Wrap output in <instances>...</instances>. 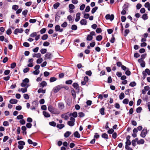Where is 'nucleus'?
I'll list each match as a JSON object with an SVG mask.
<instances>
[{
  "label": "nucleus",
  "instance_id": "nucleus-1",
  "mask_svg": "<svg viewBox=\"0 0 150 150\" xmlns=\"http://www.w3.org/2000/svg\"><path fill=\"white\" fill-rule=\"evenodd\" d=\"M29 81L28 79H25L23 80V82L21 84V86L22 87H25L26 88H28V83L29 82Z\"/></svg>",
  "mask_w": 150,
  "mask_h": 150
},
{
  "label": "nucleus",
  "instance_id": "nucleus-2",
  "mask_svg": "<svg viewBox=\"0 0 150 150\" xmlns=\"http://www.w3.org/2000/svg\"><path fill=\"white\" fill-rule=\"evenodd\" d=\"M70 121L67 122L68 125L71 127L73 126L74 125L75 118L73 117H71L70 118Z\"/></svg>",
  "mask_w": 150,
  "mask_h": 150
},
{
  "label": "nucleus",
  "instance_id": "nucleus-3",
  "mask_svg": "<svg viewBox=\"0 0 150 150\" xmlns=\"http://www.w3.org/2000/svg\"><path fill=\"white\" fill-rule=\"evenodd\" d=\"M63 88L62 86L59 85L54 87L53 89V91L54 93H56L60 89Z\"/></svg>",
  "mask_w": 150,
  "mask_h": 150
},
{
  "label": "nucleus",
  "instance_id": "nucleus-4",
  "mask_svg": "<svg viewBox=\"0 0 150 150\" xmlns=\"http://www.w3.org/2000/svg\"><path fill=\"white\" fill-rule=\"evenodd\" d=\"M18 148L21 149L23 148V145H25V143L23 141H20L18 142Z\"/></svg>",
  "mask_w": 150,
  "mask_h": 150
},
{
  "label": "nucleus",
  "instance_id": "nucleus-5",
  "mask_svg": "<svg viewBox=\"0 0 150 150\" xmlns=\"http://www.w3.org/2000/svg\"><path fill=\"white\" fill-rule=\"evenodd\" d=\"M105 18L107 20H110L111 21L113 20L114 18V16L113 14L110 15V14H107L105 16Z\"/></svg>",
  "mask_w": 150,
  "mask_h": 150
},
{
  "label": "nucleus",
  "instance_id": "nucleus-6",
  "mask_svg": "<svg viewBox=\"0 0 150 150\" xmlns=\"http://www.w3.org/2000/svg\"><path fill=\"white\" fill-rule=\"evenodd\" d=\"M23 31V30L22 28H17L16 29L14 32V33L15 35H17L18 33H22Z\"/></svg>",
  "mask_w": 150,
  "mask_h": 150
},
{
  "label": "nucleus",
  "instance_id": "nucleus-7",
  "mask_svg": "<svg viewBox=\"0 0 150 150\" xmlns=\"http://www.w3.org/2000/svg\"><path fill=\"white\" fill-rule=\"evenodd\" d=\"M147 133V130L146 129H144L142 132L141 136L144 138L145 137Z\"/></svg>",
  "mask_w": 150,
  "mask_h": 150
},
{
  "label": "nucleus",
  "instance_id": "nucleus-8",
  "mask_svg": "<svg viewBox=\"0 0 150 150\" xmlns=\"http://www.w3.org/2000/svg\"><path fill=\"white\" fill-rule=\"evenodd\" d=\"M55 30L56 31H59L62 32L63 31V29H61L60 26L59 25H56L55 27Z\"/></svg>",
  "mask_w": 150,
  "mask_h": 150
},
{
  "label": "nucleus",
  "instance_id": "nucleus-9",
  "mask_svg": "<svg viewBox=\"0 0 150 150\" xmlns=\"http://www.w3.org/2000/svg\"><path fill=\"white\" fill-rule=\"evenodd\" d=\"M127 6L126 5V4H125L124 5V6L123 7V10L121 12V13L122 15H125L126 13V11L125 10L126 8H127Z\"/></svg>",
  "mask_w": 150,
  "mask_h": 150
},
{
  "label": "nucleus",
  "instance_id": "nucleus-10",
  "mask_svg": "<svg viewBox=\"0 0 150 150\" xmlns=\"http://www.w3.org/2000/svg\"><path fill=\"white\" fill-rule=\"evenodd\" d=\"M88 78L87 76H85L84 78V81L81 82L82 85H85L86 83L88 81Z\"/></svg>",
  "mask_w": 150,
  "mask_h": 150
},
{
  "label": "nucleus",
  "instance_id": "nucleus-11",
  "mask_svg": "<svg viewBox=\"0 0 150 150\" xmlns=\"http://www.w3.org/2000/svg\"><path fill=\"white\" fill-rule=\"evenodd\" d=\"M87 23V21L84 19H81L80 21V24L82 25H86Z\"/></svg>",
  "mask_w": 150,
  "mask_h": 150
},
{
  "label": "nucleus",
  "instance_id": "nucleus-12",
  "mask_svg": "<svg viewBox=\"0 0 150 150\" xmlns=\"http://www.w3.org/2000/svg\"><path fill=\"white\" fill-rule=\"evenodd\" d=\"M81 13H78L76 15V18H75V21L78 22L79 21L80 18Z\"/></svg>",
  "mask_w": 150,
  "mask_h": 150
},
{
  "label": "nucleus",
  "instance_id": "nucleus-13",
  "mask_svg": "<svg viewBox=\"0 0 150 150\" xmlns=\"http://www.w3.org/2000/svg\"><path fill=\"white\" fill-rule=\"evenodd\" d=\"M74 136L76 138H79L80 137V135L78 131H76L74 133Z\"/></svg>",
  "mask_w": 150,
  "mask_h": 150
},
{
  "label": "nucleus",
  "instance_id": "nucleus-14",
  "mask_svg": "<svg viewBox=\"0 0 150 150\" xmlns=\"http://www.w3.org/2000/svg\"><path fill=\"white\" fill-rule=\"evenodd\" d=\"M146 73H147L148 75H150V71L149 69H146L145 70V71H143L142 72V74L144 75L145 74V75H146Z\"/></svg>",
  "mask_w": 150,
  "mask_h": 150
},
{
  "label": "nucleus",
  "instance_id": "nucleus-15",
  "mask_svg": "<svg viewBox=\"0 0 150 150\" xmlns=\"http://www.w3.org/2000/svg\"><path fill=\"white\" fill-rule=\"evenodd\" d=\"M41 56V55L40 53L33 54V57H36L37 58H39Z\"/></svg>",
  "mask_w": 150,
  "mask_h": 150
},
{
  "label": "nucleus",
  "instance_id": "nucleus-16",
  "mask_svg": "<svg viewBox=\"0 0 150 150\" xmlns=\"http://www.w3.org/2000/svg\"><path fill=\"white\" fill-rule=\"evenodd\" d=\"M44 116L46 117H50V115L46 111H44L42 112Z\"/></svg>",
  "mask_w": 150,
  "mask_h": 150
},
{
  "label": "nucleus",
  "instance_id": "nucleus-17",
  "mask_svg": "<svg viewBox=\"0 0 150 150\" xmlns=\"http://www.w3.org/2000/svg\"><path fill=\"white\" fill-rule=\"evenodd\" d=\"M45 57L46 59H50L52 57V54L50 53H47L45 55Z\"/></svg>",
  "mask_w": 150,
  "mask_h": 150
},
{
  "label": "nucleus",
  "instance_id": "nucleus-18",
  "mask_svg": "<svg viewBox=\"0 0 150 150\" xmlns=\"http://www.w3.org/2000/svg\"><path fill=\"white\" fill-rule=\"evenodd\" d=\"M18 102L17 100L12 99L10 100V103L12 104H16Z\"/></svg>",
  "mask_w": 150,
  "mask_h": 150
},
{
  "label": "nucleus",
  "instance_id": "nucleus-19",
  "mask_svg": "<svg viewBox=\"0 0 150 150\" xmlns=\"http://www.w3.org/2000/svg\"><path fill=\"white\" fill-rule=\"evenodd\" d=\"M71 134V132L67 131L65 133L64 135V137L66 138H67Z\"/></svg>",
  "mask_w": 150,
  "mask_h": 150
},
{
  "label": "nucleus",
  "instance_id": "nucleus-20",
  "mask_svg": "<svg viewBox=\"0 0 150 150\" xmlns=\"http://www.w3.org/2000/svg\"><path fill=\"white\" fill-rule=\"evenodd\" d=\"M70 116H72L74 117H76L77 116V113L76 112H74L72 113H70L69 114Z\"/></svg>",
  "mask_w": 150,
  "mask_h": 150
},
{
  "label": "nucleus",
  "instance_id": "nucleus-21",
  "mask_svg": "<svg viewBox=\"0 0 150 150\" xmlns=\"http://www.w3.org/2000/svg\"><path fill=\"white\" fill-rule=\"evenodd\" d=\"M61 117L65 120H67L69 118V117L66 114H63L61 115Z\"/></svg>",
  "mask_w": 150,
  "mask_h": 150
},
{
  "label": "nucleus",
  "instance_id": "nucleus-22",
  "mask_svg": "<svg viewBox=\"0 0 150 150\" xmlns=\"http://www.w3.org/2000/svg\"><path fill=\"white\" fill-rule=\"evenodd\" d=\"M40 86L42 87H43L45 86H46L47 84V83L45 81H42V82L40 84Z\"/></svg>",
  "mask_w": 150,
  "mask_h": 150
},
{
  "label": "nucleus",
  "instance_id": "nucleus-23",
  "mask_svg": "<svg viewBox=\"0 0 150 150\" xmlns=\"http://www.w3.org/2000/svg\"><path fill=\"white\" fill-rule=\"evenodd\" d=\"M102 138L106 139H108V134L105 133H103L102 135Z\"/></svg>",
  "mask_w": 150,
  "mask_h": 150
},
{
  "label": "nucleus",
  "instance_id": "nucleus-24",
  "mask_svg": "<svg viewBox=\"0 0 150 150\" xmlns=\"http://www.w3.org/2000/svg\"><path fill=\"white\" fill-rule=\"evenodd\" d=\"M144 141L143 139H140L137 141V143L139 144H143L144 143Z\"/></svg>",
  "mask_w": 150,
  "mask_h": 150
},
{
  "label": "nucleus",
  "instance_id": "nucleus-25",
  "mask_svg": "<svg viewBox=\"0 0 150 150\" xmlns=\"http://www.w3.org/2000/svg\"><path fill=\"white\" fill-rule=\"evenodd\" d=\"M142 18L144 20H146L148 19V17L147 14L146 13H144L142 15Z\"/></svg>",
  "mask_w": 150,
  "mask_h": 150
},
{
  "label": "nucleus",
  "instance_id": "nucleus-26",
  "mask_svg": "<svg viewBox=\"0 0 150 150\" xmlns=\"http://www.w3.org/2000/svg\"><path fill=\"white\" fill-rule=\"evenodd\" d=\"M48 110L51 112H54V109L51 105H49L48 106Z\"/></svg>",
  "mask_w": 150,
  "mask_h": 150
},
{
  "label": "nucleus",
  "instance_id": "nucleus-27",
  "mask_svg": "<svg viewBox=\"0 0 150 150\" xmlns=\"http://www.w3.org/2000/svg\"><path fill=\"white\" fill-rule=\"evenodd\" d=\"M93 37L91 35H88L86 38V40L88 41H91L93 39Z\"/></svg>",
  "mask_w": 150,
  "mask_h": 150
},
{
  "label": "nucleus",
  "instance_id": "nucleus-28",
  "mask_svg": "<svg viewBox=\"0 0 150 150\" xmlns=\"http://www.w3.org/2000/svg\"><path fill=\"white\" fill-rule=\"evenodd\" d=\"M59 6V3L58 2H57L54 4L53 7L54 9H56Z\"/></svg>",
  "mask_w": 150,
  "mask_h": 150
},
{
  "label": "nucleus",
  "instance_id": "nucleus-29",
  "mask_svg": "<svg viewBox=\"0 0 150 150\" xmlns=\"http://www.w3.org/2000/svg\"><path fill=\"white\" fill-rule=\"evenodd\" d=\"M72 86L76 89H77L79 88V85L77 83H74L73 84Z\"/></svg>",
  "mask_w": 150,
  "mask_h": 150
},
{
  "label": "nucleus",
  "instance_id": "nucleus-30",
  "mask_svg": "<svg viewBox=\"0 0 150 150\" xmlns=\"http://www.w3.org/2000/svg\"><path fill=\"white\" fill-rule=\"evenodd\" d=\"M125 97V95L123 93H121L119 95V98L120 100L122 99Z\"/></svg>",
  "mask_w": 150,
  "mask_h": 150
},
{
  "label": "nucleus",
  "instance_id": "nucleus-31",
  "mask_svg": "<svg viewBox=\"0 0 150 150\" xmlns=\"http://www.w3.org/2000/svg\"><path fill=\"white\" fill-rule=\"evenodd\" d=\"M48 37V36L47 35L45 34L42 37L41 39L43 40H45L47 39Z\"/></svg>",
  "mask_w": 150,
  "mask_h": 150
},
{
  "label": "nucleus",
  "instance_id": "nucleus-32",
  "mask_svg": "<svg viewBox=\"0 0 150 150\" xmlns=\"http://www.w3.org/2000/svg\"><path fill=\"white\" fill-rule=\"evenodd\" d=\"M38 92L39 93H45V90H43L42 88H40L38 90Z\"/></svg>",
  "mask_w": 150,
  "mask_h": 150
},
{
  "label": "nucleus",
  "instance_id": "nucleus-33",
  "mask_svg": "<svg viewBox=\"0 0 150 150\" xmlns=\"http://www.w3.org/2000/svg\"><path fill=\"white\" fill-rule=\"evenodd\" d=\"M64 127V125L63 124H59L57 125V127L60 129H62Z\"/></svg>",
  "mask_w": 150,
  "mask_h": 150
},
{
  "label": "nucleus",
  "instance_id": "nucleus-34",
  "mask_svg": "<svg viewBox=\"0 0 150 150\" xmlns=\"http://www.w3.org/2000/svg\"><path fill=\"white\" fill-rule=\"evenodd\" d=\"M102 39V37L101 35H99L97 36L96 39L98 41H100Z\"/></svg>",
  "mask_w": 150,
  "mask_h": 150
},
{
  "label": "nucleus",
  "instance_id": "nucleus-35",
  "mask_svg": "<svg viewBox=\"0 0 150 150\" xmlns=\"http://www.w3.org/2000/svg\"><path fill=\"white\" fill-rule=\"evenodd\" d=\"M98 9V7L97 6H96L94 8H93L91 11L92 13L93 14Z\"/></svg>",
  "mask_w": 150,
  "mask_h": 150
},
{
  "label": "nucleus",
  "instance_id": "nucleus-36",
  "mask_svg": "<svg viewBox=\"0 0 150 150\" xmlns=\"http://www.w3.org/2000/svg\"><path fill=\"white\" fill-rule=\"evenodd\" d=\"M59 107L61 109H63L64 107V105L62 103H59Z\"/></svg>",
  "mask_w": 150,
  "mask_h": 150
},
{
  "label": "nucleus",
  "instance_id": "nucleus-37",
  "mask_svg": "<svg viewBox=\"0 0 150 150\" xmlns=\"http://www.w3.org/2000/svg\"><path fill=\"white\" fill-rule=\"evenodd\" d=\"M128 102L129 100L127 98H125L122 101L123 103L125 104H127L128 103Z\"/></svg>",
  "mask_w": 150,
  "mask_h": 150
},
{
  "label": "nucleus",
  "instance_id": "nucleus-38",
  "mask_svg": "<svg viewBox=\"0 0 150 150\" xmlns=\"http://www.w3.org/2000/svg\"><path fill=\"white\" fill-rule=\"evenodd\" d=\"M104 110L105 109L104 108H102L100 110V113L102 115H104L105 114Z\"/></svg>",
  "mask_w": 150,
  "mask_h": 150
},
{
  "label": "nucleus",
  "instance_id": "nucleus-39",
  "mask_svg": "<svg viewBox=\"0 0 150 150\" xmlns=\"http://www.w3.org/2000/svg\"><path fill=\"white\" fill-rule=\"evenodd\" d=\"M142 110L141 107H139L136 109V112L137 113H140L141 112Z\"/></svg>",
  "mask_w": 150,
  "mask_h": 150
},
{
  "label": "nucleus",
  "instance_id": "nucleus-40",
  "mask_svg": "<svg viewBox=\"0 0 150 150\" xmlns=\"http://www.w3.org/2000/svg\"><path fill=\"white\" fill-rule=\"evenodd\" d=\"M57 79L54 77L50 78V82H52L56 81Z\"/></svg>",
  "mask_w": 150,
  "mask_h": 150
},
{
  "label": "nucleus",
  "instance_id": "nucleus-41",
  "mask_svg": "<svg viewBox=\"0 0 150 150\" xmlns=\"http://www.w3.org/2000/svg\"><path fill=\"white\" fill-rule=\"evenodd\" d=\"M136 85V83L134 81L131 82L129 85V86L132 87H134Z\"/></svg>",
  "mask_w": 150,
  "mask_h": 150
},
{
  "label": "nucleus",
  "instance_id": "nucleus-42",
  "mask_svg": "<svg viewBox=\"0 0 150 150\" xmlns=\"http://www.w3.org/2000/svg\"><path fill=\"white\" fill-rule=\"evenodd\" d=\"M71 28L72 30H76L77 29V27L75 25H72Z\"/></svg>",
  "mask_w": 150,
  "mask_h": 150
},
{
  "label": "nucleus",
  "instance_id": "nucleus-43",
  "mask_svg": "<svg viewBox=\"0 0 150 150\" xmlns=\"http://www.w3.org/2000/svg\"><path fill=\"white\" fill-rule=\"evenodd\" d=\"M46 30V28H43L41 29L40 30V33L41 34L44 33H45Z\"/></svg>",
  "mask_w": 150,
  "mask_h": 150
},
{
  "label": "nucleus",
  "instance_id": "nucleus-44",
  "mask_svg": "<svg viewBox=\"0 0 150 150\" xmlns=\"http://www.w3.org/2000/svg\"><path fill=\"white\" fill-rule=\"evenodd\" d=\"M69 8L71 9H74L75 8L74 6L72 4H69Z\"/></svg>",
  "mask_w": 150,
  "mask_h": 150
},
{
  "label": "nucleus",
  "instance_id": "nucleus-45",
  "mask_svg": "<svg viewBox=\"0 0 150 150\" xmlns=\"http://www.w3.org/2000/svg\"><path fill=\"white\" fill-rule=\"evenodd\" d=\"M86 75L90 76L91 75L92 73L91 70H89L86 71Z\"/></svg>",
  "mask_w": 150,
  "mask_h": 150
},
{
  "label": "nucleus",
  "instance_id": "nucleus-46",
  "mask_svg": "<svg viewBox=\"0 0 150 150\" xmlns=\"http://www.w3.org/2000/svg\"><path fill=\"white\" fill-rule=\"evenodd\" d=\"M28 12V11L27 10H25L22 12V14L23 15H24L25 17V15H26L27 14Z\"/></svg>",
  "mask_w": 150,
  "mask_h": 150
},
{
  "label": "nucleus",
  "instance_id": "nucleus-47",
  "mask_svg": "<svg viewBox=\"0 0 150 150\" xmlns=\"http://www.w3.org/2000/svg\"><path fill=\"white\" fill-rule=\"evenodd\" d=\"M40 52L42 54H44L46 52L47 50L46 49H42L40 50Z\"/></svg>",
  "mask_w": 150,
  "mask_h": 150
},
{
  "label": "nucleus",
  "instance_id": "nucleus-48",
  "mask_svg": "<svg viewBox=\"0 0 150 150\" xmlns=\"http://www.w3.org/2000/svg\"><path fill=\"white\" fill-rule=\"evenodd\" d=\"M23 45L26 47H28L30 46V44L27 42H24L23 43Z\"/></svg>",
  "mask_w": 150,
  "mask_h": 150
},
{
  "label": "nucleus",
  "instance_id": "nucleus-49",
  "mask_svg": "<svg viewBox=\"0 0 150 150\" xmlns=\"http://www.w3.org/2000/svg\"><path fill=\"white\" fill-rule=\"evenodd\" d=\"M42 59L41 58H39L38 59L37 61V64H40L41 63L42 61Z\"/></svg>",
  "mask_w": 150,
  "mask_h": 150
},
{
  "label": "nucleus",
  "instance_id": "nucleus-50",
  "mask_svg": "<svg viewBox=\"0 0 150 150\" xmlns=\"http://www.w3.org/2000/svg\"><path fill=\"white\" fill-rule=\"evenodd\" d=\"M85 116V114L83 112H80L79 113V117H83Z\"/></svg>",
  "mask_w": 150,
  "mask_h": 150
},
{
  "label": "nucleus",
  "instance_id": "nucleus-51",
  "mask_svg": "<svg viewBox=\"0 0 150 150\" xmlns=\"http://www.w3.org/2000/svg\"><path fill=\"white\" fill-rule=\"evenodd\" d=\"M18 8V6L17 5H14L12 6V9L16 11Z\"/></svg>",
  "mask_w": 150,
  "mask_h": 150
},
{
  "label": "nucleus",
  "instance_id": "nucleus-52",
  "mask_svg": "<svg viewBox=\"0 0 150 150\" xmlns=\"http://www.w3.org/2000/svg\"><path fill=\"white\" fill-rule=\"evenodd\" d=\"M24 98L25 99H29V95L27 94H24L23 95Z\"/></svg>",
  "mask_w": 150,
  "mask_h": 150
},
{
  "label": "nucleus",
  "instance_id": "nucleus-53",
  "mask_svg": "<svg viewBox=\"0 0 150 150\" xmlns=\"http://www.w3.org/2000/svg\"><path fill=\"white\" fill-rule=\"evenodd\" d=\"M37 35V33L36 32H34L31 33L30 35V37H35Z\"/></svg>",
  "mask_w": 150,
  "mask_h": 150
},
{
  "label": "nucleus",
  "instance_id": "nucleus-54",
  "mask_svg": "<svg viewBox=\"0 0 150 150\" xmlns=\"http://www.w3.org/2000/svg\"><path fill=\"white\" fill-rule=\"evenodd\" d=\"M67 25V22H64L63 23H62L61 25V26L63 27V28H65L66 27Z\"/></svg>",
  "mask_w": 150,
  "mask_h": 150
},
{
  "label": "nucleus",
  "instance_id": "nucleus-55",
  "mask_svg": "<svg viewBox=\"0 0 150 150\" xmlns=\"http://www.w3.org/2000/svg\"><path fill=\"white\" fill-rule=\"evenodd\" d=\"M85 6V5L84 4H83L81 5L80 7V9L82 11L84 10Z\"/></svg>",
  "mask_w": 150,
  "mask_h": 150
},
{
  "label": "nucleus",
  "instance_id": "nucleus-56",
  "mask_svg": "<svg viewBox=\"0 0 150 150\" xmlns=\"http://www.w3.org/2000/svg\"><path fill=\"white\" fill-rule=\"evenodd\" d=\"M125 144V146H129L131 144V142L130 140H127Z\"/></svg>",
  "mask_w": 150,
  "mask_h": 150
},
{
  "label": "nucleus",
  "instance_id": "nucleus-57",
  "mask_svg": "<svg viewBox=\"0 0 150 150\" xmlns=\"http://www.w3.org/2000/svg\"><path fill=\"white\" fill-rule=\"evenodd\" d=\"M129 69H127L125 71V74L128 76L130 75L131 74V72Z\"/></svg>",
  "mask_w": 150,
  "mask_h": 150
},
{
  "label": "nucleus",
  "instance_id": "nucleus-58",
  "mask_svg": "<svg viewBox=\"0 0 150 150\" xmlns=\"http://www.w3.org/2000/svg\"><path fill=\"white\" fill-rule=\"evenodd\" d=\"M11 33V30L10 28H9L6 31V34L8 35H10Z\"/></svg>",
  "mask_w": 150,
  "mask_h": 150
},
{
  "label": "nucleus",
  "instance_id": "nucleus-59",
  "mask_svg": "<svg viewBox=\"0 0 150 150\" xmlns=\"http://www.w3.org/2000/svg\"><path fill=\"white\" fill-rule=\"evenodd\" d=\"M90 6H87L86 7V8L85 9V11L86 12H88L90 11Z\"/></svg>",
  "mask_w": 150,
  "mask_h": 150
},
{
  "label": "nucleus",
  "instance_id": "nucleus-60",
  "mask_svg": "<svg viewBox=\"0 0 150 150\" xmlns=\"http://www.w3.org/2000/svg\"><path fill=\"white\" fill-rule=\"evenodd\" d=\"M50 45V43L46 41L44 42L43 45L44 46H47Z\"/></svg>",
  "mask_w": 150,
  "mask_h": 150
},
{
  "label": "nucleus",
  "instance_id": "nucleus-61",
  "mask_svg": "<svg viewBox=\"0 0 150 150\" xmlns=\"http://www.w3.org/2000/svg\"><path fill=\"white\" fill-rule=\"evenodd\" d=\"M49 124L50 125L53 126H55L56 125V123L53 121L50 122Z\"/></svg>",
  "mask_w": 150,
  "mask_h": 150
},
{
  "label": "nucleus",
  "instance_id": "nucleus-62",
  "mask_svg": "<svg viewBox=\"0 0 150 150\" xmlns=\"http://www.w3.org/2000/svg\"><path fill=\"white\" fill-rule=\"evenodd\" d=\"M112 81V79L111 76L108 77V83H110Z\"/></svg>",
  "mask_w": 150,
  "mask_h": 150
},
{
  "label": "nucleus",
  "instance_id": "nucleus-63",
  "mask_svg": "<svg viewBox=\"0 0 150 150\" xmlns=\"http://www.w3.org/2000/svg\"><path fill=\"white\" fill-rule=\"evenodd\" d=\"M89 15L88 13H85L84 15V18L85 19H88L89 18Z\"/></svg>",
  "mask_w": 150,
  "mask_h": 150
},
{
  "label": "nucleus",
  "instance_id": "nucleus-64",
  "mask_svg": "<svg viewBox=\"0 0 150 150\" xmlns=\"http://www.w3.org/2000/svg\"><path fill=\"white\" fill-rule=\"evenodd\" d=\"M23 118V117L22 115H20L18 116L17 117V118L18 119H22Z\"/></svg>",
  "mask_w": 150,
  "mask_h": 150
}]
</instances>
